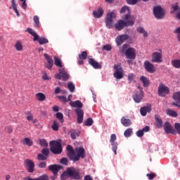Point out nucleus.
<instances>
[{
	"label": "nucleus",
	"mask_w": 180,
	"mask_h": 180,
	"mask_svg": "<svg viewBox=\"0 0 180 180\" xmlns=\"http://www.w3.org/2000/svg\"><path fill=\"white\" fill-rule=\"evenodd\" d=\"M124 19L125 22L123 20H120L115 25L116 30H123L124 27H129V26H133L134 25V18L131 17L130 13H127Z\"/></svg>",
	"instance_id": "nucleus-1"
},
{
	"label": "nucleus",
	"mask_w": 180,
	"mask_h": 180,
	"mask_svg": "<svg viewBox=\"0 0 180 180\" xmlns=\"http://www.w3.org/2000/svg\"><path fill=\"white\" fill-rule=\"evenodd\" d=\"M121 53H125L127 58L134 60L136 58V49L129 48V44H124L121 48Z\"/></svg>",
	"instance_id": "nucleus-2"
},
{
	"label": "nucleus",
	"mask_w": 180,
	"mask_h": 180,
	"mask_svg": "<svg viewBox=\"0 0 180 180\" xmlns=\"http://www.w3.org/2000/svg\"><path fill=\"white\" fill-rule=\"evenodd\" d=\"M26 32H27L31 36H32L34 41H38L39 44L43 45V44H47L49 43V39L44 38V37H39V35L36 33V31L34 30L32 28H27Z\"/></svg>",
	"instance_id": "nucleus-3"
},
{
	"label": "nucleus",
	"mask_w": 180,
	"mask_h": 180,
	"mask_svg": "<svg viewBox=\"0 0 180 180\" xmlns=\"http://www.w3.org/2000/svg\"><path fill=\"white\" fill-rule=\"evenodd\" d=\"M79 158H85V149L84 148H76L70 160L77 162V161H79Z\"/></svg>",
	"instance_id": "nucleus-4"
},
{
	"label": "nucleus",
	"mask_w": 180,
	"mask_h": 180,
	"mask_svg": "<svg viewBox=\"0 0 180 180\" xmlns=\"http://www.w3.org/2000/svg\"><path fill=\"white\" fill-rule=\"evenodd\" d=\"M51 151L53 154H61L63 153V146L61 143L57 141L50 142Z\"/></svg>",
	"instance_id": "nucleus-5"
},
{
	"label": "nucleus",
	"mask_w": 180,
	"mask_h": 180,
	"mask_svg": "<svg viewBox=\"0 0 180 180\" xmlns=\"http://www.w3.org/2000/svg\"><path fill=\"white\" fill-rule=\"evenodd\" d=\"M153 15L158 20L164 19L165 17V11L160 6H155L153 8Z\"/></svg>",
	"instance_id": "nucleus-6"
},
{
	"label": "nucleus",
	"mask_w": 180,
	"mask_h": 180,
	"mask_svg": "<svg viewBox=\"0 0 180 180\" xmlns=\"http://www.w3.org/2000/svg\"><path fill=\"white\" fill-rule=\"evenodd\" d=\"M67 174L72 179H81L79 175V171L74 167H70L67 169Z\"/></svg>",
	"instance_id": "nucleus-7"
},
{
	"label": "nucleus",
	"mask_w": 180,
	"mask_h": 180,
	"mask_svg": "<svg viewBox=\"0 0 180 180\" xmlns=\"http://www.w3.org/2000/svg\"><path fill=\"white\" fill-rule=\"evenodd\" d=\"M114 77L116 78L117 79H122L123 78L124 75H123V68H122V65H114Z\"/></svg>",
	"instance_id": "nucleus-8"
},
{
	"label": "nucleus",
	"mask_w": 180,
	"mask_h": 180,
	"mask_svg": "<svg viewBox=\"0 0 180 180\" xmlns=\"http://www.w3.org/2000/svg\"><path fill=\"white\" fill-rule=\"evenodd\" d=\"M139 91H136L133 96V99L136 103H140L141 101H143V98H144V92L142 90V88L140 86H138Z\"/></svg>",
	"instance_id": "nucleus-9"
},
{
	"label": "nucleus",
	"mask_w": 180,
	"mask_h": 180,
	"mask_svg": "<svg viewBox=\"0 0 180 180\" xmlns=\"http://www.w3.org/2000/svg\"><path fill=\"white\" fill-rule=\"evenodd\" d=\"M169 94V88L165 86V84L161 83L158 87V95L159 96L165 97Z\"/></svg>",
	"instance_id": "nucleus-10"
},
{
	"label": "nucleus",
	"mask_w": 180,
	"mask_h": 180,
	"mask_svg": "<svg viewBox=\"0 0 180 180\" xmlns=\"http://www.w3.org/2000/svg\"><path fill=\"white\" fill-rule=\"evenodd\" d=\"M70 106H72V108H76L75 109V112L76 113H84V110H82V109H81L83 106L82 103L77 100L75 101H71L70 103Z\"/></svg>",
	"instance_id": "nucleus-11"
},
{
	"label": "nucleus",
	"mask_w": 180,
	"mask_h": 180,
	"mask_svg": "<svg viewBox=\"0 0 180 180\" xmlns=\"http://www.w3.org/2000/svg\"><path fill=\"white\" fill-rule=\"evenodd\" d=\"M115 18H116V15L113 12L108 13L107 14L105 25L108 29H112V23Z\"/></svg>",
	"instance_id": "nucleus-12"
},
{
	"label": "nucleus",
	"mask_w": 180,
	"mask_h": 180,
	"mask_svg": "<svg viewBox=\"0 0 180 180\" xmlns=\"http://www.w3.org/2000/svg\"><path fill=\"white\" fill-rule=\"evenodd\" d=\"M25 167L27 172L32 173L34 172V162L30 159H26L24 161Z\"/></svg>",
	"instance_id": "nucleus-13"
},
{
	"label": "nucleus",
	"mask_w": 180,
	"mask_h": 180,
	"mask_svg": "<svg viewBox=\"0 0 180 180\" xmlns=\"http://www.w3.org/2000/svg\"><path fill=\"white\" fill-rule=\"evenodd\" d=\"M116 141V134H112L110 136V143H111L112 146V150L113 153H115V155L117 154V142Z\"/></svg>",
	"instance_id": "nucleus-14"
},
{
	"label": "nucleus",
	"mask_w": 180,
	"mask_h": 180,
	"mask_svg": "<svg viewBox=\"0 0 180 180\" xmlns=\"http://www.w3.org/2000/svg\"><path fill=\"white\" fill-rule=\"evenodd\" d=\"M129 39H130V37L127 34L118 35L115 39L117 46H121L126 40H129Z\"/></svg>",
	"instance_id": "nucleus-15"
},
{
	"label": "nucleus",
	"mask_w": 180,
	"mask_h": 180,
	"mask_svg": "<svg viewBox=\"0 0 180 180\" xmlns=\"http://www.w3.org/2000/svg\"><path fill=\"white\" fill-rule=\"evenodd\" d=\"M143 65L145 67V70L148 72H150V74H154V72L156 71L155 66H154L148 60H146L143 63Z\"/></svg>",
	"instance_id": "nucleus-16"
},
{
	"label": "nucleus",
	"mask_w": 180,
	"mask_h": 180,
	"mask_svg": "<svg viewBox=\"0 0 180 180\" xmlns=\"http://www.w3.org/2000/svg\"><path fill=\"white\" fill-rule=\"evenodd\" d=\"M44 57L47 61V64H45V68H47V70H51V68H53V65H54V60H53V58H51V57H50L47 53H44Z\"/></svg>",
	"instance_id": "nucleus-17"
},
{
	"label": "nucleus",
	"mask_w": 180,
	"mask_h": 180,
	"mask_svg": "<svg viewBox=\"0 0 180 180\" xmlns=\"http://www.w3.org/2000/svg\"><path fill=\"white\" fill-rule=\"evenodd\" d=\"M162 53L160 52H154L152 54V63H162Z\"/></svg>",
	"instance_id": "nucleus-18"
},
{
	"label": "nucleus",
	"mask_w": 180,
	"mask_h": 180,
	"mask_svg": "<svg viewBox=\"0 0 180 180\" xmlns=\"http://www.w3.org/2000/svg\"><path fill=\"white\" fill-rule=\"evenodd\" d=\"M172 98L175 102L172 103V105L173 106H177L178 108H180V91H177L173 94Z\"/></svg>",
	"instance_id": "nucleus-19"
},
{
	"label": "nucleus",
	"mask_w": 180,
	"mask_h": 180,
	"mask_svg": "<svg viewBox=\"0 0 180 180\" xmlns=\"http://www.w3.org/2000/svg\"><path fill=\"white\" fill-rule=\"evenodd\" d=\"M89 64H90V65H91V67L96 70H101V68H102V65L92 58L89 59Z\"/></svg>",
	"instance_id": "nucleus-20"
},
{
	"label": "nucleus",
	"mask_w": 180,
	"mask_h": 180,
	"mask_svg": "<svg viewBox=\"0 0 180 180\" xmlns=\"http://www.w3.org/2000/svg\"><path fill=\"white\" fill-rule=\"evenodd\" d=\"M59 73L62 75L63 81H68V79L70 78V75L67 73V71H65V68H60L58 70Z\"/></svg>",
	"instance_id": "nucleus-21"
},
{
	"label": "nucleus",
	"mask_w": 180,
	"mask_h": 180,
	"mask_svg": "<svg viewBox=\"0 0 180 180\" xmlns=\"http://www.w3.org/2000/svg\"><path fill=\"white\" fill-rule=\"evenodd\" d=\"M147 131H150V127L146 126L143 129L139 130L136 131L137 137H143L144 136V133H147Z\"/></svg>",
	"instance_id": "nucleus-22"
},
{
	"label": "nucleus",
	"mask_w": 180,
	"mask_h": 180,
	"mask_svg": "<svg viewBox=\"0 0 180 180\" xmlns=\"http://www.w3.org/2000/svg\"><path fill=\"white\" fill-rule=\"evenodd\" d=\"M49 169L50 171H52V172H53L54 175H56V174H57V172H58V171H60V169H61V166L58 165H52L49 167Z\"/></svg>",
	"instance_id": "nucleus-23"
},
{
	"label": "nucleus",
	"mask_w": 180,
	"mask_h": 180,
	"mask_svg": "<svg viewBox=\"0 0 180 180\" xmlns=\"http://www.w3.org/2000/svg\"><path fill=\"white\" fill-rule=\"evenodd\" d=\"M151 110V105L150 104H147L146 105L141 108L140 113H150Z\"/></svg>",
	"instance_id": "nucleus-24"
},
{
	"label": "nucleus",
	"mask_w": 180,
	"mask_h": 180,
	"mask_svg": "<svg viewBox=\"0 0 180 180\" xmlns=\"http://www.w3.org/2000/svg\"><path fill=\"white\" fill-rule=\"evenodd\" d=\"M94 18H102L103 16V10L102 8H98L97 11L93 12Z\"/></svg>",
	"instance_id": "nucleus-25"
},
{
	"label": "nucleus",
	"mask_w": 180,
	"mask_h": 180,
	"mask_svg": "<svg viewBox=\"0 0 180 180\" xmlns=\"http://www.w3.org/2000/svg\"><path fill=\"white\" fill-rule=\"evenodd\" d=\"M164 130L165 133L169 134V133H172V131H174V129L172 128V126H171V124H169V122H166L165 123Z\"/></svg>",
	"instance_id": "nucleus-26"
},
{
	"label": "nucleus",
	"mask_w": 180,
	"mask_h": 180,
	"mask_svg": "<svg viewBox=\"0 0 180 180\" xmlns=\"http://www.w3.org/2000/svg\"><path fill=\"white\" fill-rule=\"evenodd\" d=\"M21 143L23 146H27L28 147H32V146H33V141L30 138H24L21 140Z\"/></svg>",
	"instance_id": "nucleus-27"
},
{
	"label": "nucleus",
	"mask_w": 180,
	"mask_h": 180,
	"mask_svg": "<svg viewBox=\"0 0 180 180\" xmlns=\"http://www.w3.org/2000/svg\"><path fill=\"white\" fill-rule=\"evenodd\" d=\"M35 98L39 102H44L46 101V95L43 93H37Z\"/></svg>",
	"instance_id": "nucleus-28"
},
{
	"label": "nucleus",
	"mask_w": 180,
	"mask_h": 180,
	"mask_svg": "<svg viewBox=\"0 0 180 180\" xmlns=\"http://www.w3.org/2000/svg\"><path fill=\"white\" fill-rule=\"evenodd\" d=\"M66 148L68 150V156L70 158V160H71L75 151L74 150V148H72V146H71V145H68Z\"/></svg>",
	"instance_id": "nucleus-29"
},
{
	"label": "nucleus",
	"mask_w": 180,
	"mask_h": 180,
	"mask_svg": "<svg viewBox=\"0 0 180 180\" xmlns=\"http://www.w3.org/2000/svg\"><path fill=\"white\" fill-rule=\"evenodd\" d=\"M136 31L138 33L143 34V37H148V32H147V31H146L143 27H137Z\"/></svg>",
	"instance_id": "nucleus-30"
},
{
	"label": "nucleus",
	"mask_w": 180,
	"mask_h": 180,
	"mask_svg": "<svg viewBox=\"0 0 180 180\" xmlns=\"http://www.w3.org/2000/svg\"><path fill=\"white\" fill-rule=\"evenodd\" d=\"M53 58L55 65L59 68H63V62L61 61V59L58 58L57 56H54Z\"/></svg>",
	"instance_id": "nucleus-31"
},
{
	"label": "nucleus",
	"mask_w": 180,
	"mask_h": 180,
	"mask_svg": "<svg viewBox=\"0 0 180 180\" xmlns=\"http://www.w3.org/2000/svg\"><path fill=\"white\" fill-rule=\"evenodd\" d=\"M121 123L125 127H129V126H130V124H131V121H130V119H126L125 117H122L121 119Z\"/></svg>",
	"instance_id": "nucleus-32"
},
{
	"label": "nucleus",
	"mask_w": 180,
	"mask_h": 180,
	"mask_svg": "<svg viewBox=\"0 0 180 180\" xmlns=\"http://www.w3.org/2000/svg\"><path fill=\"white\" fill-rule=\"evenodd\" d=\"M141 81L143 82V85L145 88H146V86H148V85L150 84V81L147 79V77L144 76L141 77Z\"/></svg>",
	"instance_id": "nucleus-33"
},
{
	"label": "nucleus",
	"mask_w": 180,
	"mask_h": 180,
	"mask_svg": "<svg viewBox=\"0 0 180 180\" xmlns=\"http://www.w3.org/2000/svg\"><path fill=\"white\" fill-rule=\"evenodd\" d=\"M11 6L13 11L15 12L17 16H20L19 11H18V4H16V1H15V0H12Z\"/></svg>",
	"instance_id": "nucleus-34"
},
{
	"label": "nucleus",
	"mask_w": 180,
	"mask_h": 180,
	"mask_svg": "<svg viewBox=\"0 0 180 180\" xmlns=\"http://www.w3.org/2000/svg\"><path fill=\"white\" fill-rule=\"evenodd\" d=\"M79 60H86L88 58V52L86 51H82L78 55Z\"/></svg>",
	"instance_id": "nucleus-35"
},
{
	"label": "nucleus",
	"mask_w": 180,
	"mask_h": 180,
	"mask_svg": "<svg viewBox=\"0 0 180 180\" xmlns=\"http://www.w3.org/2000/svg\"><path fill=\"white\" fill-rule=\"evenodd\" d=\"M155 119L156 121L157 127H158V129L162 127V120H161V118H159L157 115L155 116Z\"/></svg>",
	"instance_id": "nucleus-36"
},
{
	"label": "nucleus",
	"mask_w": 180,
	"mask_h": 180,
	"mask_svg": "<svg viewBox=\"0 0 180 180\" xmlns=\"http://www.w3.org/2000/svg\"><path fill=\"white\" fill-rule=\"evenodd\" d=\"M15 47L17 51H22V50H23V46L22 45V42H20V41H16Z\"/></svg>",
	"instance_id": "nucleus-37"
},
{
	"label": "nucleus",
	"mask_w": 180,
	"mask_h": 180,
	"mask_svg": "<svg viewBox=\"0 0 180 180\" xmlns=\"http://www.w3.org/2000/svg\"><path fill=\"white\" fill-rule=\"evenodd\" d=\"M39 145L41 146V147H49V143L44 139H39Z\"/></svg>",
	"instance_id": "nucleus-38"
},
{
	"label": "nucleus",
	"mask_w": 180,
	"mask_h": 180,
	"mask_svg": "<svg viewBox=\"0 0 180 180\" xmlns=\"http://www.w3.org/2000/svg\"><path fill=\"white\" fill-rule=\"evenodd\" d=\"M51 127L52 130H53L54 131H58V129H60V124L57 121H53Z\"/></svg>",
	"instance_id": "nucleus-39"
},
{
	"label": "nucleus",
	"mask_w": 180,
	"mask_h": 180,
	"mask_svg": "<svg viewBox=\"0 0 180 180\" xmlns=\"http://www.w3.org/2000/svg\"><path fill=\"white\" fill-rule=\"evenodd\" d=\"M79 134H81V132L79 131H74L71 133L70 137L73 140H75L77 137H79Z\"/></svg>",
	"instance_id": "nucleus-40"
},
{
	"label": "nucleus",
	"mask_w": 180,
	"mask_h": 180,
	"mask_svg": "<svg viewBox=\"0 0 180 180\" xmlns=\"http://www.w3.org/2000/svg\"><path fill=\"white\" fill-rule=\"evenodd\" d=\"M92 124H94V120L91 117H89L84 121V125L88 127L92 126Z\"/></svg>",
	"instance_id": "nucleus-41"
},
{
	"label": "nucleus",
	"mask_w": 180,
	"mask_h": 180,
	"mask_svg": "<svg viewBox=\"0 0 180 180\" xmlns=\"http://www.w3.org/2000/svg\"><path fill=\"white\" fill-rule=\"evenodd\" d=\"M34 26L37 27V29H39L40 27V21L39 19V16L34 15Z\"/></svg>",
	"instance_id": "nucleus-42"
},
{
	"label": "nucleus",
	"mask_w": 180,
	"mask_h": 180,
	"mask_svg": "<svg viewBox=\"0 0 180 180\" xmlns=\"http://www.w3.org/2000/svg\"><path fill=\"white\" fill-rule=\"evenodd\" d=\"M172 65L174 68H180V59L172 60Z\"/></svg>",
	"instance_id": "nucleus-43"
},
{
	"label": "nucleus",
	"mask_w": 180,
	"mask_h": 180,
	"mask_svg": "<svg viewBox=\"0 0 180 180\" xmlns=\"http://www.w3.org/2000/svg\"><path fill=\"white\" fill-rule=\"evenodd\" d=\"M133 134V129L131 128H128L124 132V136L125 137H130Z\"/></svg>",
	"instance_id": "nucleus-44"
},
{
	"label": "nucleus",
	"mask_w": 180,
	"mask_h": 180,
	"mask_svg": "<svg viewBox=\"0 0 180 180\" xmlns=\"http://www.w3.org/2000/svg\"><path fill=\"white\" fill-rule=\"evenodd\" d=\"M68 89H69L70 92H75V84H74V83L72 82H69L68 84Z\"/></svg>",
	"instance_id": "nucleus-45"
},
{
	"label": "nucleus",
	"mask_w": 180,
	"mask_h": 180,
	"mask_svg": "<svg viewBox=\"0 0 180 180\" xmlns=\"http://www.w3.org/2000/svg\"><path fill=\"white\" fill-rule=\"evenodd\" d=\"M84 122V113H78L77 114V123L78 124H81Z\"/></svg>",
	"instance_id": "nucleus-46"
},
{
	"label": "nucleus",
	"mask_w": 180,
	"mask_h": 180,
	"mask_svg": "<svg viewBox=\"0 0 180 180\" xmlns=\"http://www.w3.org/2000/svg\"><path fill=\"white\" fill-rule=\"evenodd\" d=\"M27 180H49V177L46 175H43L36 179L28 178Z\"/></svg>",
	"instance_id": "nucleus-47"
},
{
	"label": "nucleus",
	"mask_w": 180,
	"mask_h": 180,
	"mask_svg": "<svg viewBox=\"0 0 180 180\" xmlns=\"http://www.w3.org/2000/svg\"><path fill=\"white\" fill-rule=\"evenodd\" d=\"M172 8L173 9V11H172L171 13H174V12L179 11V6H178V3L172 4Z\"/></svg>",
	"instance_id": "nucleus-48"
},
{
	"label": "nucleus",
	"mask_w": 180,
	"mask_h": 180,
	"mask_svg": "<svg viewBox=\"0 0 180 180\" xmlns=\"http://www.w3.org/2000/svg\"><path fill=\"white\" fill-rule=\"evenodd\" d=\"M56 117L60 120V123H64V115H63V113H56Z\"/></svg>",
	"instance_id": "nucleus-49"
},
{
	"label": "nucleus",
	"mask_w": 180,
	"mask_h": 180,
	"mask_svg": "<svg viewBox=\"0 0 180 180\" xmlns=\"http://www.w3.org/2000/svg\"><path fill=\"white\" fill-rule=\"evenodd\" d=\"M124 12H128L130 15V8H129V6H124L122 8L120 13H124Z\"/></svg>",
	"instance_id": "nucleus-50"
},
{
	"label": "nucleus",
	"mask_w": 180,
	"mask_h": 180,
	"mask_svg": "<svg viewBox=\"0 0 180 180\" xmlns=\"http://www.w3.org/2000/svg\"><path fill=\"white\" fill-rule=\"evenodd\" d=\"M68 173H67V170L64 172L61 175H60V179L61 180H67V178H68Z\"/></svg>",
	"instance_id": "nucleus-51"
},
{
	"label": "nucleus",
	"mask_w": 180,
	"mask_h": 180,
	"mask_svg": "<svg viewBox=\"0 0 180 180\" xmlns=\"http://www.w3.org/2000/svg\"><path fill=\"white\" fill-rule=\"evenodd\" d=\"M41 153L44 155H45V157H49V154L50 153V150H49V148H44L41 150Z\"/></svg>",
	"instance_id": "nucleus-52"
},
{
	"label": "nucleus",
	"mask_w": 180,
	"mask_h": 180,
	"mask_svg": "<svg viewBox=\"0 0 180 180\" xmlns=\"http://www.w3.org/2000/svg\"><path fill=\"white\" fill-rule=\"evenodd\" d=\"M37 158L39 161H44L47 158V156L44 154H39Z\"/></svg>",
	"instance_id": "nucleus-53"
},
{
	"label": "nucleus",
	"mask_w": 180,
	"mask_h": 180,
	"mask_svg": "<svg viewBox=\"0 0 180 180\" xmlns=\"http://www.w3.org/2000/svg\"><path fill=\"white\" fill-rule=\"evenodd\" d=\"M103 50H105V51H110V50H112V46L110 44L104 45L103 46Z\"/></svg>",
	"instance_id": "nucleus-54"
},
{
	"label": "nucleus",
	"mask_w": 180,
	"mask_h": 180,
	"mask_svg": "<svg viewBox=\"0 0 180 180\" xmlns=\"http://www.w3.org/2000/svg\"><path fill=\"white\" fill-rule=\"evenodd\" d=\"M136 78V75L134 74L131 73L128 75V80L129 82H131V81H134V79Z\"/></svg>",
	"instance_id": "nucleus-55"
},
{
	"label": "nucleus",
	"mask_w": 180,
	"mask_h": 180,
	"mask_svg": "<svg viewBox=\"0 0 180 180\" xmlns=\"http://www.w3.org/2000/svg\"><path fill=\"white\" fill-rule=\"evenodd\" d=\"M174 129H175L176 131L178 133V134H180V124L179 123L174 124Z\"/></svg>",
	"instance_id": "nucleus-56"
},
{
	"label": "nucleus",
	"mask_w": 180,
	"mask_h": 180,
	"mask_svg": "<svg viewBox=\"0 0 180 180\" xmlns=\"http://www.w3.org/2000/svg\"><path fill=\"white\" fill-rule=\"evenodd\" d=\"M129 5H136L139 2V0H127Z\"/></svg>",
	"instance_id": "nucleus-57"
},
{
	"label": "nucleus",
	"mask_w": 180,
	"mask_h": 180,
	"mask_svg": "<svg viewBox=\"0 0 180 180\" xmlns=\"http://www.w3.org/2000/svg\"><path fill=\"white\" fill-rule=\"evenodd\" d=\"M60 164H63V165H67V164H68V159L65 158H63L60 160Z\"/></svg>",
	"instance_id": "nucleus-58"
},
{
	"label": "nucleus",
	"mask_w": 180,
	"mask_h": 180,
	"mask_svg": "<svg viewBox=\"0 0 180 180\" xmlns=\"http://www.w3.org/2000/svg\"><path fill=\"white\" fill-rule=\"evenodd\" d=\"M57 98H58L60 101H62V102H67V97L65 96H58Z\"/></svg>",
	"instance_id": "nucleus-59"
},
{
	"label": "nucleus",
	"mask_w": 180,
	"mask_h": 180,
	"mask_svg": "<svg viewBox=\"0 0 180 180\" xmlns=\"http://www.w3.org/2000/svg\"><path fill=\"white\" fill-rule=\"evenodd\" d=\"M27 120H28L29 122H32V123H34V122H36V120L33 119V116L32 115L27 116Z\"/></svg>",
	"instance_id": "nucleus-60"
},
{
	"label": "nucleus",
	"mask_w": 180,
	"mask_h": 180,
	"mask_svg": "<svg viewBox=\"0 0 180 180\" xmlns=\"http://www.w3.org/2000/svg\"><path fill=\"white\" fill-rule=\"evenodd\" d=\"M146 176H148V179L153 180L154 178H155V174L151 173V174H147Z\"/></svg>",
	"instance_id": "nucleus-61"
},
{
	"label": "nucleus",
	"mask_w": 180,
	"mask_h": 180,
	"mask_svg": "<svg viewBox=\"0 0 180 180\" xmlns=\"http://www.w3.org/2000/svg\"><path fill=\"white\" fill-rule=\"evenodd\" d=\"M6 131H7V133H12L13 131V129H12V127H6Z\"/></svg>",
	"instance_id": "nucleus-62"
},
{
	"label": "nucleus",
	"mask_w": 180,
	"mask_h": 180,
	"mask_svg": "<svg viewBox=\"0 0 180 180\" xmlns=\"http://www.w3.org/2000/svg\"><path fill=\"white\" fill-rule=\"evenodd\" d=\"M174 33L176 34H180V27H177L174 31Z\"/></svg>",
	"instance_id": "nucleus-63"
},
{
	"label": "nucleus",
	"mask_w": 180,
	"mask_h": 180,
	"mask_svg": "<svg viewBox=\"0 0 180 180\" xmlns=\"http://www.w3.org/2000/svg\"><path fill=\"white\" fill-rule=\"evenodd\" d=\"M84 180H94V179H92V177H91V176L87 175V176H86L84 177Z\"/></svg>",
	"instance_id": "nucleus-64"
}]
</instances>
